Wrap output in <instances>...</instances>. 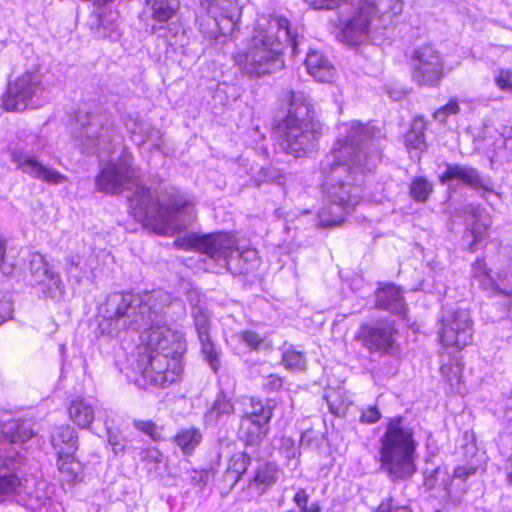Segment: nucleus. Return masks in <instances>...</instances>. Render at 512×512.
Segmentation results:
<instances>
[{
    "label": "nucleus",
    "instance_id": "f257e3e1",
    "mask_svg": "<svg viewBox=\"0 0 512 512\" xmlns=\"http://www.w3.org/2000/svg\"><path fill=\"white\" fill-rule=\"evenodd\" d=\"M182 307L171 293L157 289L143 294L114 292L97 308L98 328L103 335L117 337L128 330L148 325L140 335L133 369L139 376L137 386L164 388L177 381L185 352L183 334L168 327L163 318L173 307Z\"/></svg>",
    "mask_w": 512,
    "mask_h": 512
},
{
    "label": "nucleus",
    "instance_id": "f03ea898",
    "mask_svg": "<svg viewBox=\"0 0 512 512\" xmlns=\"http://www.w3.org/2000/svg\"><path fill=\"white\" fill-rule=\"evenodd\" d=\"M381 160L374 130L353 121L339 126V134L331 152L321 161L320 171L325 201L318 212L323 227L340 224L361 199L356 175L372 172Z\"/></svg>",
    "mask_w": 512,
    "mask_h": 512
},
{
    "label": "nucleus",
    "instance_id": "7ed1b4c3",
    "mask_svg": "<svg viewBox=\"0 0 512 512\" xmlns=\"http://www.w3.org/2000/svg\"><path fill=\"white\" fill-rule=\"evenodd\" d=\"M130 207L138 221L161 235L180 232L195 219L192 204L174 189L169 192L137 186Z\"/></svg>",
    "mask_w": 512,
    "mask_h": 512
},
{
    "label": "nucleus",
    "instance_id": "20e7f679",
    "mask_svg": "<svg viewBox=\"0 0 512 512\" xmlns=\"http://www.w3.org/2000/svg\"><path fill=\"white\" fill-rule=\"evenodd\" d=\"M288 110L278 124L281 147L295 157L308 156L315 151L321 137V124L315 120L312 100L302 91H290Z\"/></svg>",
    "mask_w": 512,
    "mask_h": 512
},
{
    "label": "nucleus",
    "instance_id": "39448f33",
    "mask_svg": "<svg viewBox=\"0 0 512 512\" xmlns=\"http://www.w3.org/2000/svg\"><path fill=\"white\" fill-rule=\"evenodd\" d=\"M379 442V469L392 481L411 478L416 472L417 443L401 417L389 421Z\"/></svg>",
    "mask_w": 512,
    "mask_h": 512
},
{
    "label": "nucleus",
    "instance_id": "423d86ee",
    "mask_svg": "<svg viewBox=\"0 0 512 512\" xmlns=\"http://www.w3.org/2000/svg\"><path fill=\"white\" fill-rule=\"evenodd\" d=\"M191 246L234 275L244 274L257 262L255 249L240 250L237 239L224 232L191 235Z\"/></svg>",
    "mask_w": 512,
    "mask_h": 512
},
{
    "label": "nucleus",
    "instance_id": "0eeeda50",
    "mask_svg": "<svg viewBox=\"0 0 512 512\" xmlns=\"http://www.w3.org/2000/svg\"><path fill=\"white\" fill-rule=\"evenodd\" d=\"M279 41L263 29L255 30L247 48L234 55L235 64L249 77H264L284 68Z\"/></svg>",
    "mask_w": 512,
    "mask_h": 512
},
{
    "label": "nucleus",
    "instance_id": "6e6552de",
    "mask_svg": "<svg viewBox=\"0 0 512 512\" xmlns=\"http://www.w3.org/2000/svg\"><path fill=\"white\" fill-rule=\"evenodd\" d=\"M444 77V61L431 45L414 49L411 55V78L419 87H437Z\"/></svg>",
    "mask_w": 512,
    "mask_h": 512
},
{
    "label": "nucleus",
    "instance_id": "1a4fd4ad",
    "mask_svg": "<svg viewBox=\"0 0 512 512\" xmlns=\"http://www.w3.org/2000/svg\"><path fill=\"white\" fill-rule=\"evenodd\" d=\"M44 91L42 75L38 71H26L9 83L3 100L4 107L7 111H24L29 101L42 96Z\"/></svg>",
    "mask_w": 512,
    "mask_h": 512
},
{
    "label": "nucleus",
    "instance_id": "9d476101",
    "mask_svg": "<svg viewBox=\"0 0 512 512\" xmlns=\"http://www.w3.org/2000/svg\"><path fill=\"white\" fill-rule=\"evenodd\" d=\"M78 121L81 128L77 131L75 137L80 145L87 151L107 145L113 139L114 123L111 117L106 113H89L85 116H79Z\"/></svg>",
    "mask_w": 512,
    "mask_h": 512
},
{
    "label": "nucleus",
    "instance_id": "9b49d317",
    "mask_svg": "<svg viewBox=\"0 0 512 512\" xmlns=\"http://www.w3.org/2000/svg\"><path fill=\"white\" fill-rule=\"evenodd\" d=\"M439 181L449 187L454 182L467 186L476 192H480V195L485 199H487V194H492L496 198L500 197V194L493 188L492 180L470 165L445 163V171L439 176Z\"/></svg>",
    "mask_w": 512,
    "mask_h": 512
},
{
    "label": "nucleus",
    "instance_id": "f8f14e48",
    "mask_svg": "<svg viewBox=\"0 0 512 512\" xmlns=\"http://www.w3.org/2000/svg\"><path fill=\"white\" fill-rule=\"evenodd\" d=\"M396 334L397 330L389 323L363 324L355 340L371 354L393 355L399 349Z\"/></svg>",
    "mask_w": 512,
    "mask_h": 512
},
{
    "label": "nucleus",
    "instance_id": "ddd939ff",
    "mask_svg": "<svg viewBox=\"0 0 512 512\" xmlns=\"http://www.w3.org/2000/svg\"><path fill=\"white\" fill-rule=\"evenodd\" d=\"M472 320L466 309L457 308L442 318L441 341L446 346L462 348L472 340Z\"/></svg>",
    "mask_w": 512,
    "mask_h": 512
},
{
    "label": "nucleus",
    "instance_id": "4468645a",
    "mask_svg": "<svg viewBox=\"0 0 512 512\" xmlns=\"http://www.w3.org/2000/svg\"><path fill=\"white\" fill-rule=\"evenodd\" d=\"M10 160L16 165V168L28 175L32 179L47 183L49 185H58L67 181V177L40 162L34 155L23 152L18 149L10 151Z\"/></svg>",
    "mask_w": 512,
    "mask_h": 512
},
{
    "label": "nucleus",
    "instance_id": "2eb2a0df",
    "mask_svg": "<svg viewBox=\"0 0 512 512\" xmlns=\"http://www.w3.org/2000/svg\"><path fill=\"white\" fill-rule=\"evenodd\" d=\"M134 171L126 161L110 162L101 169L95 183L99 191L118 194L133 185Z\"/></svg>",
    "mask_w": 512,
    "mask_h": 512
},
{
    "label": "nucleus",
    "instance_id": "dca6fc26",
    "mask_svg": "<svg viewBox=\"0 0 512 512\" xmlns=\"http://www.w3.org/2000/svg\"><path fill=\"white\" fill-rule=\"evenodd\" d=\"M464 212L472 218V222H468L467 224L464 241L469 251L474 252L478 244L482 242L487 234L491 226V221L485 209L481 208L479 205H466Z\"/></svg>",
    "mask_w": 512,
    "mask_h": 512
},
{
    "label": "nucleus",
    "instance_id": "f3484780",
    "mask_svg": "<svg viewBox=\"0 0 512 512\" xmlns=\"http://www.w3.org/2000/svg\"><path fill=\"white\" fill-rule=\"evenodd\" d=\"M374 14L361 2L358 11L345 24L342 37L343 40L351 45H356L364 41L368 36L369 27Z\"/></svg>",
    "mask_w": 512,
    "mask_h": 512
},
{
    "label": "nucleus",
    "instance_id": "a211bd4d",
    "mask_svg": "<svg viewBox=\"0 0 512 512\" xmlns=\"http://www.w3.org/2000/svg\"><path fill=\"white\" fill-rule=\"evenodd\" d=\"M376 305L378 308L396 315H404L407 311V304L401 289L394 284H387L377 290Z\"/></svg>",
    "mask_w": 512,
    "mask_h": 512
},
{
    "label": "nucleus",
    "instance_id": "6ab92c4d",
    "mask_svg": "<svg viewBox=\"0 0 512 512\" xmlns=\"http://www.w3.org/2000/svg\"><path fill=\"white\" fill-rule=\"evenodd\" d=\"M15 464L13 459L0 455V503L20 492L21 481Z\"/></svg>",
    "mask_w": 512,
    "mask_h": 512
},
{
    "label": "nucleus",
    "instance_id": "aec40b11",
    "mask_svg": "<svg viewBox=\"0 0 512 512\" xmlns=\"http://www.w3.org/2000/svg\"><path fill=\"white\" fill-rule=\"evenodd\" d=\"M308 73L319 82L332 81L335 68L331 62L320 52L310 51L305 59Z\"/></svg>",
    "mask_w": 512,
    "mask_h": 512
},
{
    "label": "nucleus",
    "instance_id": "412c9836",
    "mask_svg": "<svg viewBox=\"0 0 512 512\" xmlns=\"http://www.w3.org/2000/svg\"><path fill=\"white\" fill-rule=\"evenodd\" d=\"M234 411L235 409L231 399L221 391L204 415L205 425L216 426L224 423L234 414Z\"/></svg>",
    "mask_w": 512,
    "mask_h": 512
},
{
    "label": "nucleus",
    "instance_id": "4be33fe9",
    "mask_svg": "<svg viewBox=\"0 0 512 512\" xmlns=\"http://www.w3.org/2000/svg\"><path fill=\"white\" fill-rule=\"evenodd\" d=\"M269 432V424L265 421L252 420L249 417H242L239 426V438L246 445L255 446L261 443Z\"/></svg>",
    "mask_w": 512,
    "mask_h": 512
},
{
    "label": "nucleus",
    "instance_id": "5701e85b",
    "mask_svg": "<svg viewBox=\"0 0 512 512\" xmlns=\"http://www.w3.org/2000/svg\"><path fill=\"white\" fill-rule=\"evenodd\" d=\"M51 444L57 455L74 453L78 449V438L72 427L62 425L51 433Z\"/></svg>",
    "mask_w": 512,
    "mask_h": 512
},
{
    "label": "nucleus",
    "instance_id": "b1692460",
    "mask_svg": "<svg viewBox=\"0 0 512 512\" xmlns=\"http://www.w3.org/2000/svg\"><path fill=\"white\" fill-rule=\"evenodd\" d=\"M31 274L38 284H46L49 288H58L60 278L50 269L49 263L42 254L36 253L30 260Z\"/></svg>",
    "mask_w": 512,
    "mask_h": 512
},
{
    "label": "nucleus",
    "instance_id": "393cba45",
    "mask_svg": "<svg viewBox=\"0 0 512 512\" xmlns=\"http://www.w3.org/2000/svg\"><path fill=\"white\" fill-rule=\"evenodd\" d=\"M70 419L80 428H88L95 418L94 405L84 398L73 400L68 408Z\"/></svg>",
    "mask_w": 512,
    "mask_h": 512
},
{
    "label": "nucleus",
    "instance_id": "a878e982",
    "mask_svg": "<svg viewBox=\"0 0 512 512\" xmlns=\"http://www.w3.org/2000/svg\"><path fill=\"white\" fill-rule=\"evenodd\" d=\"M203 439L199 428L190 426L180 429L173 437V443L180 449L183 455L191 456Z\"/></svg>",
    "mask_w": 512,
    "mask_h": 512
},
{
    "label": "nucleus",
    "instance_id": "bb28decb",
    "mask_svg": "<svg viewBox=\"0 0 512 512\" xmlns=\"http://www.w3.org/2000/svg\"><path fill=\"white\" fill-rule=\"evenodd\" d=\"M472 277L479 281V284L485 289L494 290L505 296H512V288L507 290L502 288L500 284L492 277L491 271L486 268L485 261L482 259L476 260L472 265Z\"/></svg>",
    "mask_w": 512,
    "mask_h": 512
},
{
    "label": "nucleus",
    "instance_id": "cd10ccee",
    "mask_svg": "<svg viewBox=\"0 0 512 512\" xmlns=\"http://www.w3.org/2000/svg\"><path fill=\"white\" fill-rule=\"evenodd\" d=\"M151 18L159 23L169 21L179 8L178 0H146Z\"/></svg>",
    "mask_w": 512,
    "mask_h": 512
},
{
    "label": "nucleus",
    "instance_id": "c85d7f7f",
    "mask_svg": "<svg viewBox=\"0 0 512 512\" xmlns=\"http://www.w3.org/2000/svg\"><path fill=\"white\" fill-rule=\"evenodd\" d=\"M200 6L211 16L232 20L237 11V0H199Z\"/></svg>",
    "mask_w": 512,
    "mask_h": 512
},
{
    "label": "nucleus",
    "instance_id": "c756f323",
    "mask_svg": "<svg viewBox=\"0 0 512 512\" xmlns=\"http://www.w3.org/2000/svg\"><path fill=\"white\" fill-rule=\"evenodd\" d=\"M193 295L197 296L196 293H190V302L192 305L191 314L194 319L198 339L210 337V315L208 310L204 305L201 304L200 299H197V302L194 303V300L192 299Z\"/></svg>",
    "mask_w": 512,
    "mask_h": 512
},
{
    "label": "nucleus",
    "instance_id": "7c9ffc66",
    "mask_svg": "<svg viewBox=\"0 0 512 512\" xmlns=\"http://www.w3.org/2000/svg\"><path fill=\"white\" fill-rule=\"evenodd\" d=\"M2 433L11 443H25L34 435L30 426L19 420H12L6 423Z\"/></svg>",
    "mask_w": 512,
    "mask_h": 512
},
{
    "label": "nucleus",
    "instance_id": "2f4dec72",
    "mask_svg": "<svg viewBox=\"0 0 512 512\" xmlns=\"http://www.w3.org/2000/svg\"><path fill=\"white\" fill-rule=\"evenodd\" d=\"M251 463V457L245 452H238L232 455L225 473V479L232 481L235 485L246 472Z\"/></svg>",
    "mask_w": 512,
    "mask_h": 512
},
{
    "label": "nucleus",
    "instance_id": "473e14b6",
    "mask_svg": "<svg viewBox=\"0 0 512 512\" xmlns=\"http://www.w3.org/2000/svg\"><path fill=\"white\" fill-rule=\"evenodd\" d=\"M363 2L375 15L376 13H380L382 15H387L388 17H393L401 14L403 10V1L402 0H360Z\"/></svg>",
    "mask_w": 512,
    "mask_h": 512
},
{
    "label": "nucleus",
    "instance_id": "72a5a7b5",
    "mask_svg": "<svg viewBox=\"0 0 512 512\" xmlns=\"http://www.w3.org/2000/svg\"><path fill=\"white\" fill-rule=\"evenodd\" d=\"M251 410L246 412L242 417H249L252 420L265 421V423L270 422L273 416V408L275 403L273 400H259L255 398L250 399Z\"/></svg>",
    "mask_w": 512,
    "mask_h": 512
},
{
    "label": "nucleus",
    "instance_id": "f704fd0d",
    "mask_svg": "<svg viewBox=\"0 0 512 512\" xmlns=\"http://www.w3.org/2000/svg\"><path fill=\"white\" fill-rule=\"evenodd\" d=\"M57 467L63 479L67 482L76 480L82 470L81 463L74 457V453L58 455Z\"/></svg>",
    "mask_w": 512,
    "mask_h": 512
},
{
    "label": "nucleus",
    "instance_id": "c9c22d12",
    "mask_svg": "<svg viewBox=\"0 0 512 512\" xmlns=\"http://www.w3.org/2000/svg\"><path fill=\"white\" fill-rule=\"evenodd\" d=\"M405 145L411 150L423 152L426 150V141L424 135V124L420 120H415L410 130L405 135Z\"/></svg>",
    "mask_w": 512,
    "mask_h": 512
},
{
    "label": "nucleus",
    "instance_id": "e433bc0d",
    "mask_svg": "<svg viewBox=\"0 0 512 512\" xmlns=\"http://www.w3.org/2000/svg\"><path fill=\"white\" fill-rule=\"evenodd\" d=\"M275 22L278 29L284 32V36L292 48L293 55L298 54V47L303 40V36L298 33L297 28L291 26L287 18L278 16L275 18Z\"/></svg>",
    "mask_w": 512,
    "mask_h": 512
},
{
    "label": "nucleus",
    "instance_id": "4c0bfd02",
    "mask_svg": "<svg viewBox=\"0 0 512 512\" xmlns=\"http://www.w3.org/2000/svg\"><path fill=\"white\" fill-rule=\"evenodd\" d=\"M199 341L201 343V352L205 361L214 372H217L221 366V351L216 348L211 337L199 339Z\"/></svg>",
    "mask_w": 512,
    "mask_h": 512
},
{
    "label": "nucleus",
    "instance_id": "58836bf2",
    "mask_svg": "<svg viewBox=\"0 0 512 512\" xmlns=\"http://www.w3.org/2000/svg\"><path fill=\"white\" fill-rule=\"evenodd\" d=\"M278 480V469L272 463H266L260 467L253 478V481L257 484L265 486H271Z\"/></svg>",
    "mask_w": 512,
    "mask_h": 512
},
{
    "label": "nucleus",
    "instance_id": "ea45409f",
    "mask_svg": "<svg viewBox=\"0 0 512 512\" xmlns=\"http://www.w3.org/2000/svg\"><path fill=\"white\" fill-rule=\"evenodd\" d=\"M282 363L290 370L303 371L306 368V359L304 355L293 349H288L283 353Z\"/></svg>",
    "mask_w": 512,
    "mask_h": 512
},
{
    "label": "nucleus",
    "instance_id": "a19ab883",
    "mask_svg": "<svg viewBox=\"0 0 512 512\" xmlns=\"http://www.w3.org/2000/svg\"><path fill=\"white\" fill-rule=\"evenodd\" d=\"M431 192L432 186L425 178H416L410 184V195L418 202L426 201Z\"/></svg>",
    "mask_w": 512,
    "mask_h": 512
},
{
    "label": "nucleus",
    "instance_id": "79ce46f5",
    "mask_svg": "<svg viewBox=\"0 0 512 512\" xmlns=\"http://www.w3.org/2000/svg\"><path fill=\"white\" fill-rule=\"evenodd\" d=\"M477 471V468L472 465L467 466H457L454 469L453 477L450 478L447 476V480L444 481V490L446 494L451 497L452 496V489L451 484L453 479H459L461 481H466L470 476L474 475Z\"/></svg>",
    "mask_w": 512,
    "mask_h": 512
},
{
    "label": "nucleus",
    "instance_id": "37998d69",
    "mask_svg": "<svg viewBox=\"0 0 512 512\" xmlns=\"http://www.w3.org/2000/svg\"><path fill=\"white\" fill-rule=\"evenodd\" d=\"M462 367L459 363L444 364L441 367L442 375L447 379L450 386L454 387L461 382Z\"/></svg>",
    "mask_w": 512,
    "mask_h": 512
},
{
    "label": "nucleus",
    "instance_id": "c03bdc74",
    "mask_svg": "<svg viewBox=\"0 0 512 512\" xmlns=\"http://www.w3.org/2000/svg\"><path fill=\"white\" fill-rule=\"evenodd\" d=\"M496 86L502 91L512 92V71L499 69L494 78Z\"/></svg>",
    "mask_w": 512,
    "mask_h": 512
},
{
    "label": "nucleus",
    "instance_id": "a18cd8bd",
    "mask_svg": "<svg viewBox=\"0 0 512 512\" xmlns=\"http://www.w3.org/2000/svg\"><path fill=\"white\" fill-rule=\"evenodd\" d=\"M460 111V107L456 100H450L446 105L436 110L433 114L434 118L439 122H445L449 115H455Z\"/></svg>",
    "mask_w": 512,
    "mask_h": 512
},
{
    "label": "nucleus",
    "instance_id": "49530a36",
    "mask_svg": "<svg viewBox=\"0 0 512 512\" xmlns=\"http://www.w3.org/2000/svg\"><path fill=\"white\" fill-rule=\"evenodd\" d=\"M134 426L144 434L151 437V439L157 441L160 439V434L157 430V426L152 421L136 420Z\"/></svg>",
    "mask_w": 512,
    "mask_h": 512
},
{
    "label": "nucleus",
    "instance_id": "de8ad7c7",
    "mask_svg": "<svg viewBox=\"0 0 512 512\" xmlns=\"http://www.w3.org/2000/svg\"><path fill=\"white\" fill-rule=\"evenodd\" d=\"M239 338L243 343H245L250 349L253 350L258 349L263 342L261 336L251 330L241 332Z\"/></svg>",
    "mask_w": 512,
    "mask_h": 512
},
{
    "label": "nucleus",
    "instance_id": "09e8293b",
    "mask_svg": "<svg viewBox=\"0 0 512 512\" xmlns=\"http://www.w3.org/2000/svg\"><path fill=\"white\" fill-rule=\"evenodd\" d=\"M108 442L115 454L125 451L127 440L121 434L108 430Z\"/></svg>",
    "mask_w": 512,
    "mask_h": 512
},
{
    "label": "nucleus",
    "instance_id": "8fccbe9b",
    "mask_svg": "<svg viewBox=\"0 0 512 512\" xmlns=\"http://www.w3.org/2000/svg\"><path fill=\"white\" fill-rule=\"evenodd\" d=\"M6 257V240L0 236V272L9 276L13 273L15 265L5 260Z\"/></svg>",
    "mask_w": 512,
    "mask_h": 512
},
{
    "label": "nucleus",
    "instance_id": "3c124183",
    "mask_svg": "<svg viewBox=\"0 0 512 512\" xmlns=\"http://www.w3.org/2000/svg\"><path fill=\"white\" fill-rule=\"evenodd\" d=\"M380 417L381 414L377 407L372 406L362 411L360 420L363 423L373 424L376 423L380 419Z\"/></svg>",
    "mask_w": 512,
    "mask_h": 512
},
{
    "label": "nucleus",
    "instance_id": "603ef678",
    "mask_svg": "<svg viewBox=\"0 0 512 512\" xmlns=\"http://www.w3.org/2000/svg\"><path fill=\"white\" fill-rule=\"evenodd\" d=\"M309 495L304 488L298 489L296 494L293 497V502L297 505V507L301 510L308 506Z\"/></svg>",
    "mask_w": 512,
    "mask_h": 512
},
{
    "label": "nucleus",
    "instance_id": "864d4df0",
    "mask_svg": "<svg viewBox=\"0 0 512 512\" xmlns=\"http://www.w3.org/2000/svg\"><path fill=\"white\" fill-rule=\"evenodd\" d=\"M283 380L276 374H270L265 378L264 386L270 390H278L282 387Z\"/></svg>",
    "mask_w": 512,
    "mask_h": 512
},
{
    "label": "nucleus",
    "instance_id": "5fc2aeb1",
    "mask_svg": "<svg viewBox=\"0 0 512 512\" xmlns=\"http://www.w3.org/2000/svg\"><path fill=\"white\" fill-rule=\"evenodd\" d=\"M313 9H333L337 5L330 0H304Z\"/></svg>",
    "mask_w": 512,
    "mask_h": 512
},
{
    "label": "nucleus",
    "instance_id": "6e6d98bb",
    "mask_svg": "<svg viewBox=\"0 0 512 512\" xmlns=\"http://www.w3.org/2000/svg\"><path fill=\"white\" fill-rule=\"evenodd\" d=\"M12 304L9 301H0V324L11 318Z\"/></svg>",
    "mask_w": 512,
    "mask_h": 512
},
{
    "label": "nucleus",
    "instance_id": "4d7b16f0",
    "mask_svg": "<svg viewBox=\"0 0 512 512\" xmlns=\"http://www.w3.org/2000/svg\"><path fill=\"white\" fill-rule=\"evenodd\" d=\"M440 472L439 468H436L432 471L430 475H427L424 480V485L427 489H433L435 487V478L434 474H438Z\"/></svg>",
    "mask_w": 512,
    "mask_h": 512
},
{
    "label": "nucleus",
    "instance_id": "13d9d810",
    "mask_svg": "<svg viewBox=\"0 0 512 512\" xmlns=\"http://www.w3.org/2000/svg\"><path fill=\"white\" fill-rule=\"evenodd\" d=\"M398 507H394L392 505V502L391 500H388V501H384L382 502L378 509H377V512H397L398 511Z\"/></svg>",
    "mask_w": 512,
    "mask_h": 512
},
{
    "label": "nucleus",
    "instance_id": "bf43d9fd",
    "mask_svg": "<svg viewBox=\"0 0 512 512\" xmlns=\"http://www.w3.org/2000/svg\"><path fill=\"white\" fill-rule=\"evenodd\" d=\"M301 512H321V506L318 502H314L311 505L300 510Z\"/></svg>",
    "mask_w": 512,
    "mask_h": 512
},
{
    "label": "nucleus",
    "instance_id": "052dcab7",
    "mask_svg": "<svg viewBox=\"0 0 512 512\" xmlns=\"http://www.w3.org/2000/svg\"><path fill=\"white\" fill-rule=\"evenodd\" d=\"M151 454V457L155 460H158V458L161 456V453L158 450H152L149 452Z\"/></svg>",
    "mask_w": 512,
    "mask_h": 512
},
{
    "label": "nucleus",
    "instance_id": "680f3d73",
    "mask_svg": "<svg viewBox=\"0 0 512 512\" xmlns=\"http://www.w3.org/2000/svg\"><path fill=\"white\" fill-rule=\"evenodd\" d=\"M507 480L510 484H512V472L507 475Z\"/></svg>",
    "mask_w": 512,
    "mask_h": 512
},
{
    "label": "nucleus",
    "instance_id": "e2e57ef3",
    "mask_svg": "<svg viewBox=\"0 0 512 512\" xmlns=\"http://www.w3.org/2000/svg\"><path fill=\"white\" fill-rule=\"evenodd\" d=\"M69 263L71 266H77V263H75L73 259H71Z\"/></svg>",
    "mask_w": 512,
    "mask_h": 512
},
{
    "label": "nucleus",
    "instance_id": "0e129e2a",
    "mask_svg": "<svg viewBox=\"0 0 512 512\" xmlns=\"http://www.w3.org/2000/svg\"><path fill=\"white\" fill-rule=\"evenodd\" d=\"M152 133L159 134L160 132L158 130H152Z\"/></svg>",
    "mask_w": 512,
    "mask_h": 512
},
{
    "label": "nucleus",
    "instance_id": "69168bd1",
    "mask_svg": "<svg viewBox=\"0 0 512 512\" xmlns=\"http://www.w3.org/2000/svg\"><path fill=\"white\" fill-rule=\"evenodd\" d=\"M434 512H441V511L437 510V511H434Z\"/></svg>",
    "mask_w": 512,
    "mask_h": 512
}]
</instances>
